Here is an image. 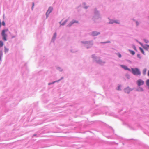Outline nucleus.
<instances>
[{
  "label": "nucleus",
  "mask_w": 149,
  "mask_h": 149,
  "mask_svg": "<svg viewBox=\"0 0 149 149\" xmlns=\"http://www.w3.org/2000/svg\"><path fill=\"white\" fill-rule=\"evenodd\" d=\"M148 76H149V70L148 71Z\"/></svg>",
  "instance_id": "23"
},
{
  "label": "nucleus",
  "mask_w": 149,
  "mask_h": 149,
  "mask_svg": "<svg viewBox=\"0 0 149 149\" xmlns=\"http://www.w3.org/2000/svg\"><path fill=\"white\" fill-rule=\"evenodd\" d=\"M139 49H140V50H141V52L143 54H144V51H143V49H142V48L141 47H140Z\"/></svg>",
  "instance_id": "14"
},
{
  "label": "nucleus",
  "mask_w": 149,
  "mask_h": 149,
  "mask_svg": "<svg viewBox=\"0 0 149 149\" xmlns=\"http://www.w3.org/2000/svg\"><path fill=\"white\" fill-rule=\"evenodd\" d=\"M118 56L119 58H120L121 57V55L120 54V53H118Z\"/></svg>",
  "instance_id": "17"
},
{
  "label": "nucleus",
  "mask_w": 149,
  "mask_h": 149,
  "mask_svg": "<svg viewBox=\"0 0 149 149\" xmlns=\"http://www.w3.org/2000/svg\"><path fill=\"white\" fill-rule=\"evenodd\" d=\"M2 25L3 26H4L5 25V23L4 21H3L2 22Z\"/></svg>",
  "instance_id": "20"
},
{
  "label": "nucleus",
  "mask_w": 149,
  "mask_h": 149,
  "mask_svg": "<svg viewBox=\"0 0 149 149\" xmlns=\"http://www.w3.org/2000/svg\"><path fill=\"white\" fill-rule=\"evenodd\" d=\"M132 73L136 75H140L141 72L137 68H132Z\"/></svg>",
  "instance_id": "1"
},
{
  "label": "nucleus",
  "mask_w": 149,
  "mask_h": 149,
  "mask_svg": "<svg viewBox=\"0 0 149 149\" xmlns=\"http://www.w3.org/2000/svg\"><path fill=\"white\" fill-rule=\"evenodd\" d=\"M146 69L145 68L144 69L143 71V73L144 75H145L146 74Z\"/></svg>",
  "instance_id": "11"
},
{
  "label": "nucleus",
  "mask_w": 149,
  "mask_h": 149,
  "mask_svg": "<svg viewBox=\"0 0 149 149\" xmlns=\"http://www.w3.org/2000/svg\"><path fill=\"white\" fill-rule=\"evenodd\" d=\"M120 66L121 67L124 69L125 70H128L129 71L130 70V69L129 68H128L126 66H125L124 65H120Z\"/></svg>",
  "instance_id": "5"
},
{
  "label": "nucleus",
  "mask_w": 149,
  "mask_h": 149,
  "mask_svg": "<svg viewBox=\"0 0 149 149\" xmlns=\"http://www.w3.org/2000/svg\"><path fill=\"white\" fill-rule=\"evenodd\" d=\"M8 31V29H4L2 30L1 33V35L3 37V39L5 41L7 40L6 38L7 37V35L5 33V32L7 31Z\"/></svg>",
  "instance_id": "2"
},
{
  "label": "nucleus",
  "mask_w": 149,
  "mask_h": 149,
  "mask_svg": "<svg viewBox=\"0 0 149 149\" xmlns=\"http://www.w3.org/2000/svg\"><path fill=\"white\" fill-rule=\"evenodd\" d=\"M146 85L147 86H148L149 89V79H148L146 80Z\"/></svg>",
  "instance_id": "10"
},
{
  "label": "nucleus",
  "mask_w": 149,
  "mask_h": 149,
  "mask_svg": "<svg viewBox=\"0 0 149 149\" xmlns=\"http://www.w3.org/2000/svg\"><path fill=\"white\" fill-rule=\"evenodd\" d=\"M53 9V8L51 7H50L49 8L48 10L47 11L46 13V15L47 16V17L48 16V15H49V13L52 11Z\"/></svg>",
  "instance_id": "4"
},
{
  "label": "nucleus",
  "mask_w": 149,
  "mask_h": 149,
  "mask_svg": "<svg viewBox=\"0 0 149 149\" xmlns=\"http://www.w3.org/2000/svg\"><path fill=\"white\" fill-rule=\"evenodd\" d=\"M1 55L0 56V59H1Z\"/></svg>",
  "instance_id": "21"
},
{
  "label": "nucleus",
  "mask_w": 149,
  "mask_h": 149,
  "mask_svg": "<svg viewBox=\"0 0 149 149\" xmlns=\"http://www.w3.org/2000/svg\"><path fill=\"white\" fill-rule=\"evenodd\" d=\"M78 22L76 21H72V22H71L70 23L69 25L70 26H71L72 24L74 23H78Z\"/></svg>",
  "instance_id": "8"
},
{
  "label": "nucleus",
  "mask_w": 149,
  "mask_h": 149,
  "mask_svg": "<svg viewBox=\"0 0 149 149\" xmlns=\"http://www.w3.org/2000/svg\"><path fill=\"white\" fill-rule=\"evenodd\" d=\"M137 90L139 91H143V89L142 88L139 87L137 89Z\"/></svg>",
  "instance_id": "13"
},
{
  "label": "nucleus",
  "mask_w": 149,
  "mask_h": 149,
  "mask_svg": "<svg viewBox=\"0 0 149 149\" xmlns=\"http://www.w3.org/2000/svg\"><path fill=\"white\" fill-rule=\"evenodd\" d=\"M100 33L99 32L94 31L92 32V34L93 36H95L98 35Z\"/></svg>",
  "instance_id": "6"
},
{
  "label": "nucleus",
  "mask_w": 149,
  "mask_h": 149,
  "mask_svg": "<svg viewBox=\"0 0 149 149\" xmlns=\"http://www.w3.org/2000/svg\"><path fill=\"white\" fill-rule=\"evenodd\" d=\"M56 33H55L54 35V37L55 38L56 37Z\"/></svg>",
  "instance_id": "19"
},
{
  "label": "nucleus",
  "mask_w": 149,
  "mask_h": 149,
  "mask_svg": "<svg viewBox=\"0 0 149 149\" xmlns=\"http://www.w3.org/2000/svg\"><path fill=\"white\" fill-rule=\"evenodd\" d=\"M34 6V3H33L32 8H33V7Z\"/></svg>",
  "instance_id": "24"
},
{
  "label": "nucleus",
  "mask_w": 149,
  "mask_h": 149,
  "mask_svg": "<svg viewBox=\"0 0 149 149\" xmlns=\"http://www.w3.org/2000/svg\"><path fill=\"white\" fill-rule=\"evenodd\" d=\"M3 45V42L2 41H0V47H2Z\"/></svg>",
  "instance_id": "12"
},
{
  "label": "nucleus",
  "mask_w": 149,
  "mask_h": 149,
  "mask_svg": "<svg viewBox=\"0 0 149 149\" xmlns=\"http://www.w3.org/2000/svg\"><path fill=\"white\" fill-rule=\"evenodd\" d=\"M144 83V81L141 79H138L136 81L137 84L139 86L143 85Z\"/></svg>",
  "instance_id": "3"
},
{
  "label": "nucleus",
  "mask_w": 149,
  "mask_h": 149,
  "mask_svg": "<svg viewBox=\"0 0 149 149\" xmlns=\"http://www.w3.org/2000/svg\"><path fill=\"white\" fill-rule=\"evenodd\" d=\"M131 90L129 88H127L125 89V92L126 93H129L130 92Z\"/></svg>",
  "instance_id": "7"
},
{
  "label": "nucleus",
  "mask_w": 149,
  "mask_h": 149,
  "mask_svg": "<svg viewBox=\"0 0 149 149\" xmlns=\"http://www.w3.org/2000/svg\"><path fill=\"white\" fill-rule=\"evenodd\" d=\"M1 20H0V27H1Z\"/></svg>",
  "instance_id": "22"
},
{
  "label": "nucleus",
  "mask_w": 149,
  "mask_h": 149,
  "mask_svg": "<svg viewBox=\"0 0 149 149\" xmlns=\"http://www.w3.org/2000/svg\"><path fill=\"white\" fill-rule=\"evenodd\" d=\"M118 90H121V89H120V86H118Z\"/></svg>",
  "instance_id": "18"
},
{
  "label": "nucleus",
  "mask_w": 149,
  "mask_h": 149,
  "mask_svg": "<svg viewBox=\"0 0 149 149\" xmlns=\"http://www.w3.org/2000/svg\"><path fill=\"white\" fill-rule=\"evenodd\" d=\"M115 23L117 24H119V22L118 21H114L113 22H110L109 23L110 24H113V23Z\"/></svg>",
  "instance_id": "9"
},
{
  "label": "nucleus",
  "mask_w": 149,
  "mask_h": 149,
  "mask_svg": "<svg viewBox=\"0 0 149 149\" xmlns=\"http://www.w3.org/2000/svg\"><path fill=\"white\" fill-rule=\"evenodd\" d=\"M130 53L133 55H134L135 54V52L134 51L132 50H130Z\"/></svg>",
  "instance_id": "15"
},
{
  "label": "nucleus",
  "mask_w": 149,
  "mask_h": 149,
  "mask_svg": "<svg viewBox=\"0 0 149 149\" xmlns=\"http://www.w3.org/2000/svg\"><path fill=\"white\" fill-rule=\"evenodd\" d=\"M136 24H137V25H138V24H139L138 23V22H136Z\"/></svg>",
  "instance_id": "25"
},
{
  "label": "nucleus",
  "mask_w": 149,
  "mask_h": 149,
  "mask_svg": "<svg viewBox=\"0 0 149 149\" xmlns=\"http://www.w3.org/2000/svg\"><path fill=\"white\" fill-rule=\"evenodd\" d=\"M8 49L6 48V47H5V52H8Z\"/></svg>",
  "instance_id": "16"
}]
</instances>
